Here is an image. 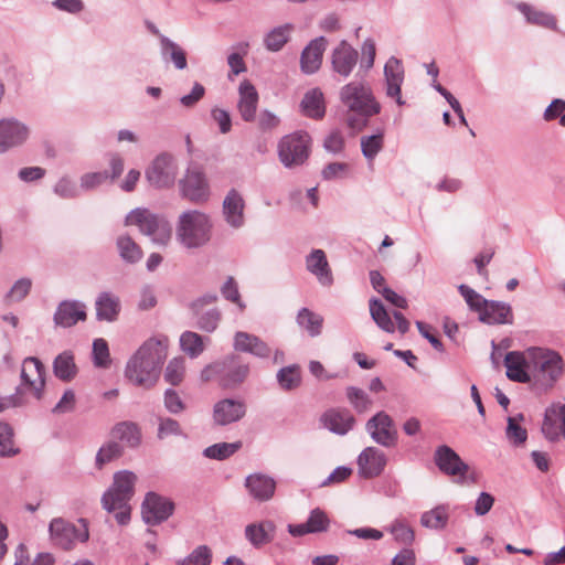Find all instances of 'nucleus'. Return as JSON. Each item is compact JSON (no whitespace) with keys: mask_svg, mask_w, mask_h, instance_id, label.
<instances>
[{"mask_svg":"<svg viewBox=\"0 0 565 565\" xmlns=\"http://www.w3.org/2000/svg\"><path fill=\"white\" fill-rule=\"evenodd\" d=\"M168 354V339L150 338L128 360L125 376L136 386L151 388L157 383Z\"/></svg>","mask_w":565,"mask_h":565,"instance_id":"obj_1","label":"nucleus"},{"mask_svg":"<svg viewBox=\"0 0 565 565\" xmlns=\"http://www.w3.org/2000/svg\"><path fill=\"white\" fill-rule=\"evenodd\" d=\"M340 100L347 109V125L360 131L366 127L369 119L381 111V105L375 99L369 84L350 82L341 87Z\"/></svg>","mask_w":565,"mask_h":565,"instance_id":"obj_2","label":"nucleus"},{"mask_svg":"<svg viewBox=\"0 0 565 565\" xmlns=\"http://www.w3.org/2000/svg\"><path fill=\"white\" fill-rule=\"evenodd\" d=\"M138 477L130 470H121L114 475L113 483L102 497V505L113 513L119 525L130 521V500L135 495V486Z\"/></svg>","mask_w":565,"mask_h":565,"instance_id":"obj_3","label":"nucleus"},{"mask_svg":"<svg viewBox=\"0 0 565 565\" xmlns=\"http://www.w3.org/2000/svg\"><path fill=\"white\" fill-rule=\"evenodd\" d=\"M250 372L249 363L241 355L228 354L205 366L201 379L205 382L215 380L223 388H236L242 385Z\"/></svg>","mask_w":565,"mask_h":565,"instance_id":"obj_4","label":"nucleus"},{"mask_svg":"<svg viewBox=\"0 0 565 565\" xmlns=\"http://www.w3.org/2000/svg\"><path fill=\"white\" fill-rule=\"evenodd\" d=\"M212 223L203 212L190 210L179 216L175 236L185 248H200L211 239Z\"/></svg>","mask_w":565,"mask_h":565,"instance_id":"obj_5","label":"nucleus"},{"mask_svg":"<svg viewBox=\"0 0 565 565\" xmlns=\"http://www.w3.org/2000/svg\"><path fill=\"white\" fill-rule=\"evenodd\" d=\"M126 225H137L139 231L149 236L154 244L166 245L172 234L170 223L160 215L151 213L147 209L132 210L125 220Z\"/></svg>","mask_w":565,"mask_h":565,"instance_id":"obj_6","label":"nucleus"},{"mask_svg":"<svg viewBox=\"0 0 565 565\" xmlns=\"http://www.w3.org/2000/svg\"><path fill=\"white\" fill-rule=\"evenodd\" d=\"M311 137L299 130L284 136L277 146L279 161L287 169L302 166L310 156Z\"/></svg>","mask_w":565,"mask_h":565,"instance_id":"obj_7","label":"nucleus"},{"mask_svg":"<svg viewBox=\"0 0 565 565\" xmlns=\"http://www.w3.org/2000/svg\"><path fill=\"white\" fill-rule=\"evenodd\" d=\"M532 377L544 387H550L559 377L563 371V360L558 353L551 350L532 348L529 350Z\"/></svg>","mask_w":565,"mask_h":565,"instance_id":"obj_8","label":"nucleus"},{"mask_svg":"<svg viewBox=\"0 0 565 565\" xmlns=\"http://www.w3.org/2000/svg\"><path fill=\"white\" fill-rule=\"evenodd\" d=\"M49 531L52 542L65 551L73 548L76 542H86L89 537L85 524L82 529H77L73 523L61 518L51 521Z\"/></svg>","mask_w":565,"mask_h":565,"instance_id":"obj_9","label":"nucleus"},{"mask_svg":"<svg viewBox=\"0 0 565 565\" xmlns=\"http://www.w3.org/2000/svg\"><path fill=\"white\" fill-rule=\"evenodd\" d=\"M216 294H205L194 299L189 309L196 320V327L204 332H213L217 329L222 313L217 308L205 310V307L216 302Z\"/></svg>","mask_w":565,"mask_h":565,"instance_id":"obj_10","label":"nucleus"},{"mask_svg":"<svg viewBox=\"0 0 565 565\" xmlns=\"http://www.w3.org/2000/svg\"><path fill=\"white\" fill-rule=\"evenodd\" d=\"M365 430L379 445L391 448L397 444V430L392 417L385 412H379L365 424Z\"/></svg>","mask_w":565,"mask_h":565,"instance_id":"obj_11","label":"nucleus"},{"mask_svg":"<svg viewBox=\"0 0 565 565\" xmlns=\"http://www.w3.org/2000/svg\"><path fill=\"white\" fill-rule=\"evenodd\" d=\"M178 168L172 156L161 153L152 161L146 171L148 182L158 189L173 185Z\"/></svg>","mask_w":565,"mask_h":565,"instance_id":"obj_12","label":"nucleus"},{"mask_svg":"<svg viewBox=\"0 0 565 565\" xmlns=\"http://www.w3.org/2000/svg\"><path fill=\"white\" fill-rule=\"evenodd\" d=\"M174 511V503L156 492H148L141 505L142 520L148 525H158L168 520Z\"/></svg>","mask_w":565,"mask_h":565,"instance_id":"obj_13","label":"nucleus"},{"mask_svg":"<svg viewBox=\"0 0 565 565\" xmlns=\"http://www.w3.org/2000/svg\"><path fill=\"white\" fill-rule=\"evenodd\" d=\"M434 462L439 471L448 477L463 480L469 471V466L447 445H440L435 449Z\"/></svg>","mask_w":565,"mask_h":565,"instance_id":"obj_14","label":"nucleus"},{"mask_svg":"<svg viewBox=\"0 0 565 565\" xmlns=\"http://www.w3.org/2000/svg\"><path fill=\"white\" fill-rule=\"evenodd\" d=\"M21 386L31 390L38 399L43 396L45 386V366L35 356H28L23 360L21 366Z\"/></svg>","mask_w":565,"mask_h":565,"instance_id":"obj_15","label":"nucleus"},{"mask_svg":"<svg viewBox=\"0 0 565 565\" xmlns=\"http://www.w3.org/2000/svg\"><path fill=\"white\" fill-rule=\"evenodd\" d=\"M320 424L329 431L344 436L354 428L356 419L352 412L345 407H331L322 413Z\"/></svg>","mask_w":565,"mask_h":565,"instance_id":"obj_16","label":"nucleus"},{"mask_svg":"<svg viewBox=\"0 0 565 565\" xmlns=\"http://www.w3.org/2000/svg\"><path fill=\"white\" fill-rule=\"evenodd\" d=\"M29 138V128L14 118L0 119V153L22 146Z\"/></svg>","mask_w":565,"mask_h":565,"instance_id":"obj_17","label":"nucleus"},{"mask_svg":"<svg viewBox=\"0 0 565 565\" xmlns=\"http://www.w3.org/2000/svg\"><path fill=\"white\" fill-rule=\"evenodd\" d=\"M180 186L183 196L192 202H205L209 199V183L204 173L196 167L186 170Z\"/></svg>","mask_w":565,"mask_h":565,"instance_id":"obj_18","label":"nucleus"},{"mask_svg":"<svg viewBox=\"0 0 565 565\" xmlns=\"http://www.w3.org/2000/svg\"><path fill=\"white\" fill-rule=\"evenodd\" d=\"M244 401L224 398L215 403L213 407V420L217 426H226L241 420L246 415Z\"/></svg>","mask_w":565,"mask_h":565,"instance_id":"obj_19","label":"nucleus"},{"mask_svg":"<svg viewBox=\"0 0 565 565\" xmlns=\"http://www.w3.org/2000/svg\"><path fill=\"white\" fill-rule=\"evenodd\" d=\"M358 58V51L349 44L348 41L342 40L331 53L332 70L340 76L347 78L355 67Z\"/></svg>","mask_w":565,"mask_h":565,"instance_id":"obj_20","label":"nucleus"},{"mask_svg":"<svg viewBox=\"0 0 565 565\" xmlns=\"http://www.w3.org/2000/svg\"><path fill=\"white\" fill-rule=\"evenodd\" d=\"M385 454L376 447H366L358 457L359 475L371 479L380 476L386 466Z\"/></svg>","mask_w":565,"mask_h":565,"instance_id":"obj_21","label":"nucleus"},{"mask_svg":"<svg viewBox=\"0 0 565 565\" xmlns=\"http://www.w3.org/2000/svg\"><path fill=\"white\" fill-rule=\"evenodd\" d=\"M245 201L236 189H231L223 200L222 213L232 228H241L245 224Z\"/></svg>","mask_w":565,"mask_h":565,"instance_id":"obj_22","label":"nucleus"},{"mask_svg":"<svg viewBox=\"0 0 565 565\" xmlns=\"http://www.w3.org/2000/svg\"><path fill=\"white\" fill-rule=\"evenodd\" d=\"M86 306L77 300H63L58 303L53 320L55 326L71 328L86 320Z\"/></svg>","mask_w":565,"mask_h":565,"instance_id":"obj_23","label":"nucleus"},{"mask_svg":"<svg viewBox=\"0 0 565 565\" xmlns=\"http://www.w3.org/2000/svg\"><path fill=\"white\" fill-rule=\"evenodd\" d=\"M504 365L509 380L519 383H529L532 380L530 372L533 364L530 355L526 359L523 353L511 351L504 358Z\"/></svg>","mask_w":565,"mask_h":565,"instance_id":"obj_24","label":"nucleus"},{"mask_svg":"<svg viewBox=\"0 0 565 565\" xmlns=\"http://www.w3.org/2000/svg\"><path fill=\"white\" fill-rule=\"evenodd\" d=\"M328 41L324 36H318L309 42L300 55V68L305 74L316 73L321 64Z\"/></svg>","mask_w":565,"mask_h":565,"instance_id":"obj_25","label":"nucleus"},{"mask_svg":"<svg viewBox=\"0 0 565 565\" xmlns=\"http://www.w3.org/2000/svg\"><path fill=\"white\" fill-rule=\"evenodd\" d=\"M384 76L386 82V95L395 98L396 103L402 106L405 102L401 96V86L404 81V70L398 58L392 56L384 66Z\"/></svg>","mask_w":565,"mask_h":565,"instance_id":"obj_26","label":"nucleus"},{"mask_svg":"<svg viewBox=\"0 0 565 565\" xmlns=\"http://www.w3.org/2000/svg\"><path fill=\"white\" fill-rule=\"evenodd\" d=\"M233 348L237 352L249 353L260 359L268 358L270 354V348L258 337L244 332L237 331L234 334Z\"/></svg>","mask_w":565,"mask_h":565,"instance_id":"obj_27","label":"nucleus"},{"mask_svg":"<svg viewBox=\"0 0 565 565\" xmlns=\"http://www.w3.org/2000/svg\"><path fill=\"white\" fill-rule=\"evenodd\" d=\"M239 99L237 108L239 115L245 121H253L256 117L258 105V93L249 81H244L238 87Z\"/></svg>","mask_w":565,"mask_h":565,"instance_id":"obj_28","label":"nucleus"},{"mask_svg":"<svg viewBox=\"0 0 565 565\" xmlns=\"http://www.w3.org/2000/svg\"><path fill=\"white\" fill-rule=\"evenodd\" d=\"M245 487L255 500L263 502L274 497L276 482L268 476L254 473L246 478Z\"/></svg>","mask_w":565,"mask_h":565,"instance_id":"obj_29","label":"nucleus"},{"mask_svg":"<svg viewBox=\"0 0 565 565\" xmlns=\"http://www.w3.org/2000/svg\"><path fill=\"white\" fill-rule=\"evenodd\" d=\"M479 320L487 324H510L512 323V308L505 302L488 300Z\"/></svg>","mask_w":565,"mask_h":565,"instance_id":"obj_30","label":"nucleus"},{"mask_svg":"<svg viewBox=\"0 0 565 565\" xmlns=\"http://www.w3.org/2000/svg\"><path fill=\"white\" fill-rule=\"evenodd\" d=\"M306 267L309 273L315 275L323 286H330L333 277L327 260L326 253L322 249H313L306 257Z\"/></svg>","mask_w":565,"mask_h":565,"instance_id":"obj_31","label":"nucleus"},{"mask_svg":"<svg viewBox=\"0 0 565 565\" xmlns=\"http://www.w3.org/2000/svg\"><path fill=\"white\" fill-rule=\"evenodd\" d=\"M114 440L120 441L129 448H137L141 443L139 426L129 420L117 423L110 430Z\"/></svg>","mask_w":565,"mask_h":565,"instance_id":"obj_32","label":"nucleus"},{"mask_svg":"<svg viewBox=\"0 0 565 565\" xmlns=\"http://www.w3.org/2000/svg\"><path fill=\"white\" fill-rule=\"evenodd\" d=\"M275 530L274 522L269 520L252 523L245 527V537L254 547L258 548L273 541Z\"/></svg>","mask_w":565,"mask_h":565,"instance_id":"obj_33","label":"nucleus"},{"mask_svg":"<svg viewBox=\"0 0 565 565\" xmlns=\"http://www.w3.org/2000/svg\"><path fill=\"white\" fill-rule=\"evenodd\" d=\"M95 306L96 317L100 321H114L120 311L119 298L108 291L98 295Z\"/></svg>","mask_w":565,"mask_h":565,"instance_id":"obj_34","label":"nucleus"},{"mask_svg":"<svg viewBox=\"0 0 565 565\" xmlns=\"http://www.w3.org/2000/svg\"><path fill=\"white\" fill-rule=\"evenodd\" d=\"M160 54L163 61L171 62L178 71L188 67L185 51L168 36L161 38Z\"/></svg>","mask_w":565,"mask_h":565,"instance_id":"obj_35","label":"nucleus"},{"mask_svg":"<svg viewBox=\"0 0 565 565\" xmlns=\"http://www.w3.org/2000/svg\"><path fill=\"white\" fill-rule=\"evenodd\" d=\"M302 113L313 119H320L326 114L323 94L319 88L308 90L300 104Z\"/></svg>","mask_w":565,"mask_h":565,"instance_id":"obj_36","label":"nucleus"},{"mask_svg":"<svg viewBox=\"0 0 565 565\" xmlns=\"http://www.w3.org/2000/svg\"><path fill=\"white\" fill-rule=\"evenodd\" d=\"M53 373L63 382H71L76 376L77 366L72 351H64L55 356L53 361Z\"/></svg>","mask_w":565,"mask_h":565,"instance_id":"obj_37","label":"nucleus"},{"mask_svg":"<svg viewBox=\"0 0 565 565\" xmlns=\"http://www.w3.org/2000/svg\"><path fill=\"white\" fill-rule=\"evenodd\" d=\"M449 520V512L447 504H439L429 511H426L420 516V524L430 530H444Z\"/></svg>","mask_w":565,"mask_h":565,"instance_id":"obj_38","label":"nucleus"},{"mask_svg":"<svg viewBox=\"0 0 565 565\" xmlns=\"http://www.w3.org/2000/svg\"><path fill=\"white\" fill-rule=\"evenodd\" d=\"M557 408H565V404H553L546 408L542 424V433L550 440H556L561 430V417Z\"/></svg>","mask_w":565,"mask_h":565,"instance_id":"obj_39","label":"nucleus"},{"mask_svg":"<svg viewBox=\"0 0 565 565\" xmlns=\"http://www.w3.org/2000/svg\"><path fill=\"white\" fill-rule=\"evenodd\" d=\"M291 31L289 23L274 28L264 38L265 47L270 52L280 51L289 41Z\"/></svg>","mask_w":565,"mask_h":565,"instance_id":"obj_40","label":"nucleus"},{"mask_svg":"<svg viewBox=\"0 0 565 565\" xmlns=\"http://www.w3.org/2000/svg\"><path fill=\"white\" fill-rule=\"evenodd\" d=\"M120 258L127 264H136L142 258L139 245L128 235H120L116 241Z\"/></svg>","mask_w":565,"mask_h":565,"instance_id":"obj_41","label":"nucleus"},{"mask_svg":"<svg viewBox=\"0 0 565 565\" xmlns=\"http://www.w3.org/2000/svg\"><path fill=\"white\" fill-rule=\"evenodd\" d=\"M297 323L315 338L321 334L323 318L308 308H302L298 311Z\"/></svg>","mask_w":565,"mask_h":565,"instance_id":"obj_42","label":"nucleus"},{"mask_svg":"<svg viewBox=\"0 0 565 565\" xmlns=\"http://www.w3.org/2000/svg\"><path fill=\"white\" fill-rule=\"evenodd\" d=\"M276 379L282 391H292L301 384V371L298 364H291L278 370Z\"/></svg>","mask_w":565,"mask_h":565,"instance_id":"obj_43","label":"nucleus"},{"mask_svg":"<svg viewBox=\"0 0 565 565\" xmlns=\"http://www.w3.org/2000/svg\"><path fill=\"white\" fill-rule=\"evenodd\" d=\"M125 452L124 445L111 439L105 443L96 454L95 466L102 469L106 463L122 457Z\"/></svg>","mask_w":565,"mask_h":565,"instance_id":"obj_44","label":"nucleus"},{"mask_svg":"<svg viewBox=\"0 0 565 565\" xmlns=\"http://www.w3.org/2000/svg\"><path fill=\"white\" fill-rule=\"evenodd\" d=\"M518 8L524 14L527 22L552 30L556 29V19L554 15L539 11L526 3H520Z\"/></svg>","mask_w":565,"mask_h":565,"instance_id":"obj_45","label":"nucleus"},{"mask_svg":"<svg viewBox=\"0 0 565 565\" xmlns=\"http://www.w3.org/2000/svg\"><path fill=\"white\" fill-rule=\"evenodd\" d=\"M370 313L374 322L383 331L392 333L395 331V324L387 313L381 300L373 298L370 300Z\"/></svg>","mask_w":565,"mask_h":565,"instance_id":"obj_46","label":"nucleus"},{"mask_svg":"<svg viewBox=\"0 0 565 565\" xmlns=\"http://www.w3.org/2000/svg\"><path fill=\"white\" fill-rule=\"evenodd\" d=\"M242 441L235 443H217L206 447L203 450V456L214 460H225L233 456L236 451L242 448Z\"/></svg>","mask_w":565,"mask_h":565,"instance_id":"obj_47","label":"nucleus"},{"mask_svg":"<svg viewBox=\"0 0 565 565\" xmlns=\"http://www.w3.org/2000/svg\"><path fill=\"white\" fill-rule=\"evenodd\" d=\"M347 399L358 414L366 413L372 406V399L365 391L356 386L345 388Z\"/></svg>","mask_w":565,"mask_h":565,"instance_id":"obj_48","label":"nucleus"},{"mask_svg":"<svg viewBox=\"0 0 565 565\" xmlns=\"http://www.w3.org/2000/svg\"><path fill=\"white\" fill-rule=\"evenodd\" d=\"M180 347L191 358L199 356L203 350V338L193 331H184L180 337Z\"/></svg>","mask_w":565,"mask_h":565,"instance_id":"obj_49","label":"nucleus"},{"mask_svg":"<svg viewBox=\"0 0 565 565\" xmlns=\"http://www.w3.org/2000/svg\"><path fill=\"white\" fill-rule=\"evenodd\" d=\"M524 415L518 414L516 416L508 417V426L505 430L507 438L514 446H520L526 441L527 431L525 428L518 424L519 420H523Z\"/></svg>","mask_w":565,"mask_h":565,"instance_id":"obj_50","label":"nucleus"},{"mask_svg":"<svg viewBox=\"0 0 565 565\" xmlns=\"http://www.w3.org/2000/svg\"><path fill=\"white\" fill-rule=\"evenodd\" d=\"M19 454L13 443V429L8 423L0 422V457H12Z\"/></svg>","mask_w":565,"mask_h":565,"instance_id":"obj_51","label":"nucleus"},{"mask_svg":"<svg viewBox=\"0 0 565 565\" xmlns=\"http://www.w3.org/2000/svg\"><path fill=\"white\" fill-rule=\"evenodd\" d=\"M212 562V552L209 546L200 545L194 548L186 557L178 561L177 565H210Z\"/></svg>","mask_w":565,"mask_h":565,"instance_id":"obj_52","label":"nucleus"},{"mask_svg":"<svg viewBox=\"0 0 565 565\" xmlns=\"http://www.w3.org/2000/svg\"><path fill=\"white\" fill-rule=\"evenodd\" d=\"M184 359L174 358L172 359L164 371V380L172 386H177L182 383L184 379Z\"/></svg>","mask_w":565,"mask_h":565,"instance_id":"obj_53","label":"nucleus"},{"mask_svg":"<svg viewBox=\"0 0 565 565\" xmlns=\"http://www.w3.org/2000/svg\"><path fill=\"white\" fill-rule=\"evenodd\" d=\"M458 290L465 298L470 310L478 312L480 316L488 300L467 285H459Z\"/></svg>","mask_w":565,"mask_h":565,"instance_id":"obj_54","label":"nucleus"},{"mask_svg":"<svg viewBox=\"0 0 565 565\" xmlns=\"http://www.w3.org/2000/svg\"><path fill=\"white\" fill-rule=\"evenodd\" d=\"M93 362L96 367L106 369L110 364L108 343L99 338L93 342Z\"/></svg>","mask_w":565,"mask_h":565,"instance_id":"obj_55","label":"nucleus"},{"mask_svg":"<svg viewBox=\"0 0 565 565\" xmlns=\"http://www.w3.org/2000/svg\"><path fill=\"white\" fill-rule=\"evenodd\" d=\"M182 428L178 420L171 417H159L158 418V430L157 437L162 440L170 436H181Z\"/></svg>","mask_w":565,"mask_h":565,"instance_id":"obj_56","label":"nucleus"},{"mask_svg":"<svg viewBox=\"0 0 565 565\" xmlns=\"http://www.w3.org/2000/svg\"><path fill=\"white\" fill-rule=\"evenodd\" d=\"M330 520L324 511L319 508L313 509L306 522V526L310 529L311 533L326 532L329 527Z\"/></svg>","mask_w":565,"mask_h":565,"instance_id":"obj_57","label":"nucleus"},{"mask_svg":"<svg viewBox=\"0 0 565 565\" xmlns=\"http://www.w3.org/2000/svg\"><path fill=\"white\" fill-rule=\"evenodd\" d=\"M383 147V135H372L367 137L361 138V149L363 156L369 159L373 160L376 154L380 152V150Z\"/></svg>","mask_w":565,"mask_h":565,"instance_id":"obj_58","label":"nucleus"},{"mask_svg":"<svg viewBox=\"0 0 565 565\" xmlns=\"http://www.w3.org/2000/svg\"><path fill=\"white\" fill-rule=\"evenodd\" d=\"M221 294L226 300L237 305L241 310L245 309V303L241 299L238 285L234 277H227V279L221 287Z\"/></svg>","mask_w":565,"mask_h":565,"instance_id":"obj_59","label":"nucleus"},{"mask_svg":"<svg viewBox=\"0 0 565 565\" xmlns=\"http://www.w3.org/2000/svg\"><path fill=\"white\" fill-rule=\"evenodd\" d=\"M32 281L29 278L18 279L11 289L8 291L6 298L9 302H19L23 300L31 290Z\"/></svg>","mask_w":565,"mask_h":565,"instance_id":"obj_60","label":"nucleus"},{"mask_svg":"<svg viewBox=\"0 0 565 565\" xmlns=\"http://www.w3.org/2000/svg\"><path fill=\"white\" fill-rule=\"evenodd\" d=\"M163 404L166 409L173 414H180L185 409V404L179 393L173 388H167L163 394Z\"/></svg>","mask_w":565,"mask_h":565,"instance_id":"obj_61","label":"nucleus"},{"mask_svg":"<svg viewBox=\"0 0 565 565\" xmlns=\"http://www.w3.org/2000/svg\"><path fill=\"white\" fill-rule=\"evenodd\" d=\"M108 179V171L84 173L79 179V186L84 191H89L96 189Z\"/></svg>","mask_w":565,"mask_h":565,"instance_id":"obj_62","label":"nucleus"},{"mask_svg":"<svg viewBox=\"0 0 565 565\" xmlns=\"http://www.w3.org/2000/svg\"><path fill=\"white\" fill-rule=\"evenodd\" d=\"M54 193L63 199H74L79 195V191L74 181L68 177L61 178L54 185Z\"/></svg>","mask_w":565,"mask_h":565,"instance_id":"obj_63","label":"nucleus"},{"mask_svg":"<svg viewBox=\"0 0 565 565\" xmlns=\"http://www.w3.org/2000/svg\"><path fill=\"white\" fill-rule=\"evenodd\" d=\"M391 533L393 534L394 539L402 544H411L415 537L412 527L399 521L393 523Z\"/></svg>","mask_w":565,"mask_h":565,"instance_id":"obj_64","label":"nucleus"}]
</instances>
